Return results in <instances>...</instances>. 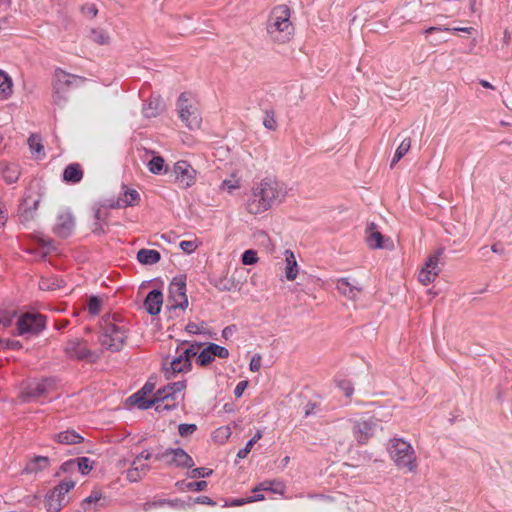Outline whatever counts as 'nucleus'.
<instances>
[{
	"instance_id": "nucleus-1",
	"label": "nucleus",
	"mask_w": 512,
	"mask_h": 512,
	"mask_svg": "<svg viewBox=\"0 0 512 512\" xmlns=\"http://www.w3.org/2000/svg\"><path fill=\"white\" fill-rule=\"evenodd\" d=\"M288 186L276 177L267 176L256 182L247 200V211L252 215L263 214L282 204L288 196Z\"/></svg>"
},
{
	"instance_id": "nucleus-2",
	"label": "nucleus",
	"mask_w": 512,
	"mask_h": 512,
	"mask_svg": "<svg viewBox=\"0 0 512 512\" xmlns=\"http://www.w3.org/2000/svg\"><path fill=\"white\" fill-rule=\"evenodd\" d=\"M185 387V381L168 383L159 389L152 399H144L140 393H135L128 398V402L143 410L155 407L158 412L168 411L176 407L174 395L180 393Z\"/></svg>"
},
{
	"instance_id": "nucleus-3",
	"label": "nucleus",
	"mask_w": 512,
	"mask_h": 512,
	"mask_svg": "<svg viewBox=\"0 0 512 512\" xmlns=\"http://www.w3.org/2000/svg\"><path fill=\"white\" fill-rule=\"evenodd\" d=\"M290 18L291 9L287 5H278L271 10L266 23V31L273 42L284 44L292 39L294 25Z\"/></svg>"
},
{
	"instance_id": "nucleus-4",
	"label": "nucleus",
	"mask_w": 512,
	"mask_h": 512,
	"mask_svg": "<svg viewBox=\"0 0 512 512\" xmlns=\"http://www.w3.org/2000/svg\"><path fill=\"white\" fill-rule=\"evenodd\" d=\"M388 452L393 463L399 470L415 473L418 467L417 455L412 445L402 439L394 438L389 441Z\"/></svg>"
},
{
	"instance_id": "nucleus-5",
	"label": "nucleus",
	"mask_w": 512,
	"mask_h": 512,
	"mask_svg": "<svg viewBox=\"0 0 512 512\" xmlns=\"http://www.w3.org/2000/svg\"><path fill=\"white\" fill-rule=\"evenodd\" d=\"M201 344H181L176 349V356L163 364V372L167 379L180 373H187L192 368V359L198 354Z\"/></svg>"
},
{
	"instance_id": "nucleus-6",
	"label": "nucleus",
	"mask_w": 512,
	"mask_h": 512,
	"mask_svg": "<svg viewBox=\"0 0 512 512\" xmlns=\"http://www.w3.org/2000/svg\"><path fill=\"white\" fill-rule=\"evenodd\" d=\"M83 77L70 74L61 68H56L52 81V100L53 104L63 108L68 101V91L72 87H78L83 84Z\"/></svg>"
},
{
	"instance_id": "nucleus-7",
	"label": "nucleus",
	"mask_w": 512,
	"mask_h": 512,
	"mask_svg": "<svg viewBox=\"0 0 512 512\" xmlns=\"http://www.w3.org/2000/svg\"><path fill=\"white\" fill-rule=\"evenodd\" d=\"M127 338V330L124 325L114 320L106 319L102 326L99 342L102 347L111 351H119Z\"/></svg>"
},
{
	"instance_id": "nucleus-8",
	"label": "nucleus",
	"mask_w": 512,
	"mask_h": 512,
	"mask_svg": "<svg viewBox=\"0 0 512 512\" xmlns=\"http://www.w3.org/2000/svg\"><path fill=\"white\" fill-rule=\"evenodd\" d=\"M54 389L55 380L53 378L34 379L21 384L19 398L22 402L38 401L49 395Z\"/></svg>"
},
{
	"instance_id": "nucleus-9",
	"label": "nucleus",
	"mask_w": 512,
	"mask_h": 512,
	"mask_svg": "<svg viewBox=\"0 0 512 512\" xmlns=\"http://www.w3.org/2000/svg\"><path fill=\"white\" fill-rule=\"evenodd\" d=\"M177 109L180 119L190 129L198 128L201 117L189 93H182L177 100Z\"/></svg>"
},
{
	"instance_id": "nucleus-10",
	"label": "nucleus",
	"mask_w": 512,
	"mask_h": 512,
	"mask_svg": "<svg viewBox=\"0 0 512 512\" xmlns=\"http://www.w3.org/2000/svg\"><path fill=\"white\" fill-rule=\"evenodd\" d=\"M378 430H382V427L375 417H362L352 423V435L359 445L367 444Z\"/></svg>"
},
{
	"instance_id": "nucleus-11",
	"label": "nucleus",
	"mask_w": 512,
	"mask_h": 512,
	"mask_svg": "<svg viewBox=\"0 0 512 512\" xmlns=\"http://www.w3.org/2000/svg\"><path fill=\"white\" fill-rule=\"evenodd\" d=\"M46 327V317L40 313L28 312L17 321L19 335H37Z\"/></svg>"
},
{
	"instance_id": "nucleus-12",
	"label": "nucleus",
	"mask_w": 512,
	"mask_h": 512,
	"mask_svg": "<svg viewBox=\"0 0 512 512\" xmlns=\"http://www.w3.org/2000/svg\"><path fill=\"white\" fill-rule=\"evenodd\" d=\"M63 350L69 359L87 360L90 362H95L98 359L96 352L89 349L87 342L80 338L68 340Z\"/></svg>"
},
{
	"instance_id": "nucleus-13",
	"label": "nucleus",
	"mask_w": 512,
	"mask_h": 512,
	"mask_svg": "<svg viewBox=\"0 0 512 512\" xmlns=\"http://www.w3.org/2000/svg\"><path fill=\"white\" fill-rule=\"evenodd\" d=\"M156 460H165L169 466L180 468H192L194 461L192 457L181 448H169L155 455Z\"/></svg>"
},
{
	"instance_id": "nucleus-14",
	"label": "nucleus",
	"mask_w": 512,
	"mask_h": 512,
	"mask_svg": "<svg viewBox=\"0 0 512 512\" xmlns=\"http://www.w3.org/2000/svg\"><path fill=\"white\" fill-rule=\"evenodd\" d=\"M444 253V248H439L434 254L430 255L425 265L419 272L418 280L423 285L432 283L441 272L440 258Z\"/></svg>"
},
{
	"instance_id": "nucleus-15",
	"label": "nucleus",
	"mask_w": 512,
	"mask_h": 512,
	"mask_svg": "<svg viewBox=\"0 0 512 512\" xmlns=\"http://www.w3.org/2000/svg\"><path fill=\"white\" fill-rule=\"evenodd\" d=\"M168 307L170 309H186L188 298L186 295V283L182 278H175L169 285Z\"/></svg>"
},
{
	"instance_id": "nucleus-16",
	"label": "nucleus",
	"mask_w": 512,
	"mask_h": 512,
	"mask_svg": "<svg viewBox=\"0 0 512 512\" xmlns=\"http://www.w3.org/2000/svg\"><path fill=\"white\" fill-rule=\"evenodd\" d=\"M75 228V218L70 210L62 209L57 213L55 224L53 226L54 233L61 237H69Z\"/></svg>"
},
{
	"instance_id": "nucleus-17",
	"label": "nucleus",
	"mask_w": 512,
	"mask_h": 512,
	"mask_svg": "<svg viewBox=\"0 0 512 512\" xmlns=\"http://www.w3.org/2000/svg\"><path fill=\"white\" fill-rule=\"evenodd\" d=\"M173 172L175 174V180L182 187L189 188L196 182V170L184 160L178 161L174 164Z\"/></svg>"
},
{
	"instance_id": "nucleus-18",
	"label": "nucleus",
	"mask_w": 512,
	"mask_h": 512,
	"mask_svg": "<svg viewBox=\"0 0 512 512\" xmlns=\"http://www.w3.org/2000/svg\"><path fill=\"white\" fill-rule=\"evenodd\" d=\"M41 197L34 198L32 195H26L19 206V217L21 222L27 223L34 219L38 209Z\"/></svg>"
},
{
	"instance_id": "nucleus-19",
	"label": "nucleus",
	"mask_w": 512,
	"mask_h": 512,
	"mask_svg": "<svg viewBox=\"0 0 512 512\" xmlns=\"http://www.w3.org/2000/svg\"><path fill=\"white\" fill-rule=\"evenodd\" d=\"M336 288L341 295L352 301H356L363 290L358 284L351 283L348 278H340Z\"/></svg>"
},
{
	"instance_id": "nucleus-20",
	"label": "nucleus",
	"mask_w": 512,
	"mask_h": 512,
	"mask_svg": "<svg viewBox=\"0 0 512 512\" xmlns=\"http://www.w3.org/2000/svg\"><path fill=\"white\" fill-rule=\"evenodd\" d=\"M163 295L159 290H152L146 296L144 308L150 315H157L161 311Z\"/></svg>"
},
{
	"instance_id": "nucleus-21",
	"label": "nucleus",
	"mask_w": 512,
	"mask_h": 512,
	"mask_svg": "<svg viewBox=\"0 0 512 512\" xmlns=\"http://www.w3.org/2000/svg\"><path fill=\"white\" fill-rule=\"evenodd\" d=\"M376 226L374 223H370L366 229V242L367 245L372 249H381L387 247L384 244L383 236L379 231L375 230Z\"/></svg>"
},
{
	"instance_id": "nucleus-22",
	"label": "nucleus",
	"mask_w": 512,
	"mask_h": 512,
	"mask_svg": "<svg viewBox=\"0 0 512 512\" xmlns=\"http://www.w3.org/2000/svg\"><path fill=\"white\" fill-rule=\"evenodd\" d=\"M284 255L286 262L285 276L287 280L293 281L296 279L298 275V264L296 261V257L291 250H285Z\"/></svg>"
},
{
	"instance_id": "nucleus-23",
	"label": "nucleus",
	"mask_w": 512,
	"mask_h": 512,
	"mask_svg": "<svg viewBox=\"0 0 512 512\" xmlns=\"http://www.w3.org/2000/svg\"><path fill=\"white\" fill-rule=\"evenodd\" d=\"M83 178V171L78 163L69 164L63 172V179L69 183H78Z\"/></svg>"
},
{
	"instance_id": "nucleus-24",
	"label": "nucleus",
	"mask_w": 512,
	"mask_h": 512,
	"mask_svg": "<svg viewBox=\"0 0 512 512\" xmlns=\"http://www.w3.org/2000/svg\"><path fill=\"white\" fill-rule=\"evenodd\" d=\"M49 463L50 460L48 457L36 456L26 464L23 471L27 474L38 473L46 469L49 466Z\"/></svg>"
},
{
	"instance_id": "nucleus-25",
	"label": "nucleus",
	"mask_w": 512,
	"mask_h": 512,
	"mask_svg": "<svg viewBox=\"0 0 512 512\" xmlns=\"http://www.w3.org/2000/svg\"><path fill=\"white\" fill-rule=\"evenodd\" d=\"M161 255L158 251L152 249H140L137 253V260L144 265H152L159 262Z\"/></svg>"
},
{
	"instance_id": "nucleus-26",
	"label": "nucleus",
	"mask_w": 512,
	"mask_h": 512,
	"mask_svg": "<svg viewBox=\"0 0 512 512\" xmlns=\"http://www.w3.org/2000/svg\"><path fill=\"white\" fill-rule=\"evenodd\" d=\"M55 440L61 444H77L83 441V437L73 430H66L58 433L55 436Z\"/></svg>"
},
{
	"instance_id": "nucleus-27",
	"label": "nucleus",
	"mask_w": 512,
	"mask_h": 512,
	"mask_svg": "<svg viewBox=\"0 0 512 512\" xmlns=\"http://www.w3.org/2000/svg\"><path fill=\"white\" fill-rule=\"evenodd\" d=\"M163 108V102L159 97L151 98L143 108V114L147 118L156 117Z\"/></svg>"
},
{
	"instance_id": "nucleus-28",
	"label": "nucleus",
	"mask_w": 512,
	"mask_h": 512,
	"mask_svg": "<svg viewBox=\"0 0 512 512\" xmlns=\"http://www.w3.org/2000/svg\"><path fill=\"white\" fill-rule=\"evenodd\" d=\"M67 505V501H63L58 495L52 490L45 499V506L49 512H58L63 506Z\"/></svg>"
},
{
	"instance_id": "nucleus-29",
	"label": "nucleus",
	"mask_w": 512,
	"mask_h": 512,
	"mask_svg": "<svg viewBox=\"0 0 512 512\" xmlns=\"http://www.w3.org/2000/svg\"><path fill=\"white\" fill-rule=\"evenodd\" d=\"M2 176L8 184L15 183L19 176L20 170L17 164H6L2 167Z\"/></svg>"
},
{
	"instance_id": "nucleus-30",
	"label": "nucleus",
	"mask_w": 512,
	"mask_h": 512,
	"mask_svg": "<svg viewBox=\"0 0 512 512\" xmlns=\"http://www.w3.org/2000/svg\"><path fill=\"white\" fill-rule=\"evenodd\" d=\"M140 200V195L136 190L126 191L123 199H119L112 207H125L135 205Z\"/></svg>"
},
{
	"instance_id": "nucleus-31",
	"label": "nucleus",
	"mask_w": 512,
	"mask_h": 512,
	"mask_svg": "<svg viewBox=\"0 0 512 512\" xmlns=\"http://www.w3.org/2000/svg\"><path fill=\"white\" fill-rule=\"evenodd\" d=\"M0 92L3 99H7L12 94V80L9 75L0 70Z\"/></svg>"
},
{
	"instance_id": "nucleus-32",
	"label": "nucleus",
	"mask_w": 512,
	"mask_h": 512,
	"mask_svg": "<svg viewBox=\"0 0 512 512\" xmlns=\"http://www.w3.org/2000/svg\"><path fill=\"white\" fill-rule=\"evenodd\" d=\"M411 148V139L410 138H405L401 143L400 145L398 146V148L396 149V152H395V155L391 161V168L394 167V165L404 156L407 154V152L410 150Z\"/></svg>"
},
{
	"instance_id": "nucleus-33",
	"label": "nucleus",
	"mask_w": 512,
	"mask_h": 512,
	"mask_svg": "<svg viewBox=\"0 0 512 512\" xmlns=\"http://www.w3.org/2000/svg\"><path fill=\"white\" fill-rule=\"evenodd\" d=\"M74 487H75L74 481L64 480L58 486H56L53 490L56 493V495L59 496L60 499L68 502V498L66 497V494Z\"/></svg>"
},
{
	"instance_id": "nucleus-34",
	"label": "nucleus",
	"mask_w": 512,
	"mask_h": 512,
	"mask_svg": "<svg viewBox=\"0 0 512 512\" xmlns=\"http://www.w3.org/2000/svg\"><path fill=\"white\" fill-rule=\"evenodd\" d=\"M28 144H29V147H30V150L32 151V153L37 155V158L44 157V153H43L44 147L41 143V138L38 135H35V134L31 135L28 139Z\"/></svg>"
},
{
	"instance_id": "nucleus-35",
	"label": "nucleus",
	"mask_w": 512,
	"mask_h": 512,
	"mask_svg": "<svg viewBox=\"0 0 512 512\" xmlns=\"http://www.w3.org/2000/svg\"><path fill=\"white\" fill-rule=\"evenodd\" d=\"M63 280H59L55 277L41 278L39 281V287L42 290H56L62 287Z\"/></svg>"
},
{
	"instance_id": "nucleus-36",
	"label": "nucleus",
	"mask_w": 512,
	"mask_h": 512,
	"mask_svg": "<svg viewBox=\"0 0 512 512\" xmlns=\"http://www.w3.org/2000/svg\"><path fill=\"white\" fill-rule=\"evenodd\" d=\"M90 37L93 42L99 45H107L110 42L109 34L102 29H93Z\"/></svg>"
},
{
	"instance_id": "nucleus-37",
	"label": "nucleus",
	"mask_w": 512,
	"mask_h": 512,
	"mask_svg": "<svg viewBox=\"0 0 512 512\" xmlns=\"http://www.w3.org/2000/svg\"><path fill=\"white\" fill-rule=\"evenodd\" d=\"M76 460V467L82 475H87L93 469L94 461L88 457H79Z\"/></svg>"
},
{
	"instance_id": "nucleus-38",
	"label": "nucleus",
	"mask_w": 512,
	"mask_h": 512,
	"mask_svg": "<svg viewBox=\"0 0 512 512\" xmlns=\"http://www.w3.org/2000/svg\"><path fill=\"white\" fill-rule=\"evenodd\" d=\"M197 356V363L201 366H206L214 360L212 350H210V344L204 348Z\"/></svg>"
},
{
	"instance_id": "nucleus-39",
	"label": "nucleus",
	"mask_w": 512,
	"mask_h": 512,
	"mask_svg": "<svg viewBox=\"0 0 512 512\" xmlns=\"http://www.w3.org/2000/svg\"><path fill=\"white\" fill-rule=\"evenodd\" d=\"M164 166V159L161 156H154L148 163L149 171L153 174L161 173Z\"/></svg>"
},
{
	"instance_id": "nucleus-40",
	"label": "nucleus",
	"mask_w": 512,
	"mask_h": 512,
	"mask_svg": "<svg viewBox=\"0 0 512 512\" xmlns=\"http://www.w3.org/2000/svg\"><path fill=\"white\" fill-rule=\"evenodd\" d=\"M240 188V180L235 176H232L231 179H225L220 185L221 190H226L228 193H232L234 190Z\"/></svg>"
},
{
	"instance_id": "nucleus-41",
	"label": "nucleus",
	"mask_w": 512,
	"mask_h": 512,
	"mask_svg": "<svg viewBox=\"0 0 512 512\" xmlns=\"http://www.w3.org/2000/svg\"><path fill=\"white\" fill-rule=\"evenodd\" d=\"M215 287L219 291H231V290H235L237 288V284L233 280H230L227 278H221V279L217 280V282L215 283Z\"/></svg>"
},
{
	"instance_id": "nucleus-42",
	"label": "nucleus",
	"mask_w": 512,
	"mask_h": 512,
	"mask_svg": "<svg viewBox=\"0 0 512 512\" xmlns=\"http://www.w3.org/2000/svg\"><path fill=\"white\" fill-rule=\"evenodd\" d=\"M102 301L97 296L90 297L88 301V311L91 315H97L100 312Z\"/></svg>"
},
{
	"instance_id": "nucleus-43",
	"label": "nucleus",
	"mask_w": 512,
	"mask_h": 512,
	"mask_svg": "<svg viewBox=\"0 0 512 512\" xmlns=\"http://www.w3.org/2000/svg\"><path fill=\"white\" fill-rule=\"evenodd\" d=\"M241 260L244 265H253L258 262L257 252L252 249L246 250L242 254Z\"/></svg>"
},
{
	"instance_id": "nucleus-44",
	"label": "nucleus",
	"mask_w": 512,
	"mask_h": 512,
	"mask_svg": "<svg viewBox=\"0 0 512 512\" xmlns=\"http://www.w3.org/2000/svg\"><path fill=\"white\" fill-rule=\"evenodd\" d=\"M213 473L212 469L206 467L194 468L190 471V478H205L209 477Z\"/></svg>"
},
{
	"instance_id": "nucleus-45",
	"label": "nucleus",
	"mask_w": 512,
	"mask_h": 512,
	"mask_svg": "<svg viewBox=\"0 0 512 512\" xmlns=\"http://www.w3.org/2000/svg\"><path fill=\"white\" fill-rule=\"evenodd\" d=\"M210 350H212L214 357H219L222 359L229 357L228 349L215 343H210Z\"/></svg>"
},
{
	"instance_id": "nucleus-46",
	"label": "nucleus",
	"mask_w": 512,
	"mask_h": 512,
	"mask_svg": "<svg viewBox=\"0 0 512 512\" xmlns=\"http://www.w3.org/2000/svg\"><path fill=\"white\" fill-rule=\"evenodd\" d=\"M179 246L185 253L191 254L198 248V243L196 240H184Z\"/></svg>"
},
{
	"instance_id": "nucleus-47",
	"label": "nucleus",
	"mask_w": 512,
	"mask_h": 512,
	"mask_svg": "<svg viewBox=\"0 0 512 512\" xmlns=\"http://www.w3.org/2000/svg\"><path fill=\"white\" fill-rule=\"evenodd\" d=\"M142 478V474L139 472L138 464L132 465L131 468L127 470V479L130 482H137Z\"/></svg>"
},
{
	"instance_id": "nucleus-48",
	"label": "nucleus",
	"mask_w": 512,
	"mask_h": 512,
	"mask_svg": "<svg viewBox=\"0 0 512 512\" xmlns=\"http://www.w3.org/2000/svg\"><path fill=\"white\" fill-rule=\"evenodd\" d=\"M164 505L173 506V503H172V501L165 500V499L157 500V501H151V502H147V503H145L143 505V510L144 511H150L153 508L161 507V506H164Z\"/></svg>"
},
{
	"instance_id": "nucleus-49",
	"label": "nucleus",
	"mask_w": 512,
	"mask_h": 512,
	"mask_svg": "<svg viewBox=\"0 0 512 512\" xmlns=\"http://www.w3.org/2000/svg\"><path fill=\"white\" fill-rule=\"evenodd\" d=\"M263 125L269 130H275L277 127V122L274 119V114L272 112H266L263 120Z\"/></svg>"
},
{
	"instance_id": "nucleus-50",
	"label": "nucleus",
	"mask_w": 512,
	"mask_h": 512,
	"mask_svg": "<svg viewBox=\"0 0 512 512\" xmlns=\"http://www.w3.org/2000/svg\"><path fill=\"white\" fill-rule=\"evenodd\" d=\"M196 429L197 427L195 424H180L178 427V432L182 437H186L194 433Z\"/></svg>"
},
{
	"instance_id": "nucleus-51",
	"label": "nucleus",
	"mask_w": 512,
	"mask_h": 512,
	"mask_svg": "<svg viewBox=\"0 0 512 512\" xmlns=\"http://www.w3.org/2000/svg\"><path fill=\"white\" fill-rule=\"evenodd\" d=\"M273 482L271 481H264L260 483L257 487L253 489V492H259V491H272V492H282L281 490L273 487Z\"/></svg>"
},
{
	"instance_id": "nucleus-52",
	"label": "nucleus",
	"mask_w": 512,
	"mask_h": 512,
	"mask_svg": "<svg viewBox=\"0 0 512 512\" xmlns=\"http://www.w3.org/2000/svg\"><path fill=\"white\" fill-rule=\"evenodd\" d=\"M81 11L85 16L90 17V18L96 17V15L98 13V9L95 6V4H89V3L83 5L81 8Z\"/></svg>"
},
{
	"instance_id": "nucleus-53",
	"label": "nucleus",
	"mask_w": 512,
	"mask_h": 512,
	"mask_svg": "<svg viewBox=\"0 0 512 512\" xmlns=\"http://www.w3.org/2000/svg\"><path fill=\"white\" fill-rule=\"evenodd\" d=\"M186 487L191 491H203L207 487V482L204 480L197 482H189L186 484Z\"/></svg>"
},
{
	"instance_id": "nucleus-54",
	"label": "nucleus",
	"mask_w": 512,
	"mask_h": 512,
	"mask_svg": "<svg viewBox=\"0 0 512 512\" xmlns=\"http://www.w3.org/2000/svg\"><path fill=\"white\" fill-rule=\"evenodd\" d=\"M262 357L260 354H255L250 361L249 368L252 372H258L261 368Z\"/></svg>"
},
{
	"instance_id": "nucleus-55",
	"label": "nucleus",
	"mask_w": 512,
	"mask_h": 512,
	"mask_svg": "<svg viewBox=\"0 0 512 512\" xmlns=\"http://www.w3.org/2000/svg\"><path fill=\"white\" fill-rule=\"evenodd\" d=\"M100 499H101V494L99 492H93L90 496L86 497L83 500V503H82L83 509L86 510V507H85L86 505L96 503Z\"/></svg>"
},
{
	"instance_id": "nucleus-56",
	"label": "nucleus",
	"mask_w": 512,
	"mask_h": 512,
	"mask_svg": "<svg viewBox=\"0 0 512 512\" xmlns=\"http://www.w3.org/2000/svg\"><path fill=\"white\" fill-rule=\"evenodd\" d=\"M152 458V453L148 450L142 451L139 455L135 457V459L132 462V465H136L142 460H150Z\"/></svg>"
},
{
	"instance_id": "nucleus-57",
	"label": "nucleus",
	"mask_w": 512,
	"mask_h": 512,
	"mask_svg": "<svg viewBox=\"0 0 512 512\" xmlns=\"http://www.w3.org/2000/svg\"><path fill=\"white\" fill-rule=\"evenodd\" d=\"M21 346H22L21 343L17 340H6V341L3 340V344L1 345L0 349L8 348V349L16 350V349H20Z\"/></svg>"
},
{
	"instance_id": "nucleus-58",
	"label": "nucleus",
	"mask_w": 512,
	"mask_h": 512,
	"mask_svg": "<svg viewBox=\"0 0 512 512\" xmlns=\"http://www.w3.org/2000/svg\"><path fill=\"white\" fill-rule=\"evenodd\" d=\"M248 386V382L247 381H240L236 387H235V390H234V395L239 398L242 396L243 392L245 391V389L247 388Z\"/></svg>"
},
{
	"instance_id": "nucleus-59",
	"label": "nucleus",
	"mask_w": 512,
	"mask_h": 512,
	"mask_svg": "<svg viewBox=\"0 0 512 512\" xmlns=\"http://www.w3.org/2000/svg\"><path fill=\"white\" fill-rule=\"evenodd\" d=\"M75 467H76V460L75 459H71V460H68V461L64 462L61 465L60 469L63 472H69V471L74 470Z\"/></svg>"
},
{
	"instance_id": "nucleus-60",
	"label": "nucleus",
	"mask_w": 512,
	"mask_h": 512,
	"mask_svg": "<svg viewBox=\"0 0 512 512\" xmlns=\"http://www.w3.org/2000/svg\"><path fill=\"white\" fill-rule=\"evenodd\" d=\"M8 219V211L5 206H0V229L3 228Z\"/></svg>"
},
{
	"instance_id": "nucleus-61",
	"label": "nucleus",
	"mask_w": 512,
	"mask_h": 512,
	"mask_svg": "<svg viewBox=\"0 0 512 512\" xmlns=\"http://www.w3.org/2000/svg\"><path fill=\"white\" fill-rule=\"evenodd\" d=\"M12 318L8 314H0V327L7 328L11 325Z\"/></svg>"
},
{
	"instance_id": "nucleus-62",
	"label": "nucleus",
	"mask_w": 512,
	"mask_h": 512,
	"mask_svg": "<svg viewBox=\"0 0 512 512\" xmlns=\"http://www.w3.org/2000/svg\"><path fill=\"white\" fill-rule=\"evenodd\" d=\"M153 388H154L153 384L146 383V384L143 386V388H142L140 391H138L137 393H140V394H141V396H142L144 399H146V398H145V396H146V395H148V394H150V393L153 391Z\"/></svg>"
},
{
	"instance_id": "nucleus-63",
	"label": "nucleus",
	"mask_w": 512,
	"mask_h": 512,
	"mask_svg": "<svg viewBox=\"0 0 512 512\" xmlns=\"http://www.w3.org/2000/svg\"><path fill=\"white\" fill-rule=\"evenodd\" d=\"M196 502L201 503V504L211 505V506L216 505V503L211 498H209L207 496L197 497Z\"/></svg>"
},
{
	"instance_id": "nucleus-64",
	"label": "nucleus",
	"mask_w": 512,
	"mask_h": 512,
	"mask_svg": "<svg viewBox=\"0 0 512 512\" xmlns=\"http://www.w3.org/2000/svg\"><path fill=\"white\" fill-rule=\"evenodd\" d=\"M186 331L189 333H192V334H197V333H199L198 325L194 322H189L186 325Z\"/></svg>"
}]
</instances>
